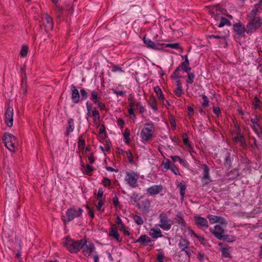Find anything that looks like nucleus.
I'll list each match as a JSON object with an SVG mask.
<instances>
[{"label":"nucleus","mask_w":262,"mask_h":262,"mask_svg":"<svg viewBox=\"0 0 262 262\" xmlns=\"http://www.w3.org/2000/svg\"><path fill=\"white\" fill-rule=\"evenodd\" d=\"M86 241L84 239L74 241L69 237H66L64 238L63 246L70 252L77 253L86 245Z\"/></svg>","instance_id":"obj_1"},{"label":"nucleus","mask_w":262,"mask_h":262,"mask_svg":"<svg viewBox=\"0 0 262 262\" xmlns=\"http://www.w3.org/2000/svg\"><path fill=\"white\" fill-rule=\"evenodd\" d=\"M83 212V210L81 208L78 209L75 207H71L68 209L66 211V216L62 215L61 219L65 224H67L76 217H79Z\"/></svg>","instance_id":"obj_2"},{"label":"nucleus","mask_w":262,"mask_h":262,"mask_svg":"<svg viewBox=\"0 0 262 262\" xmlns=\"http://www.w3.org/2000/svg\"><path fill=\"white\" fill-rule=\"evenodd\" d=\"M3 140L6 147L11 151H15L17 146V142L16 137L9 133H6Z\"/></svg>","instance_id":"obj_3"},{"label":"nucleus","mask_w":262,"mask_h":262,"mask_svg":"<svg viewBox=\"0 0 262 262\" xmlns=\"http://www.w3.org/2000/svg\"><path fill=\"white\" fill-rule=\"evenodd\" d=\"M125 174L124 180L128 185L132 188L137 187L138 186V180L139 178V173L134 171H126Z\"/></svg>","instance_id":"obj_4"},{"label":"nucleus","mask_w":262,"mask_h":262,"mask_svg":"<svg viewBox=\"0 0 262 262\" xmlns=\"http://www.w3.org/2000/svg\"><path fill=\"white\" fill-rule=\"evenodd\" d=\"M160 224L158 226L164 230H169L171 228L172 221L168 218L166 213L162 212L159 216Z\"/></svg>","instance_id":"obj_5"},{"label":"nucleus","mask_w":262,"mask_h":262,"mask_svg":"<svg viewBox=\"0 0 262 262\" xmlns=\"http://www.w3.org/2000/svg\"><path fill=\"white\" fill-rule=\"evenodd\" d=\"M154 126L152 124L146 123L145 127L142 129L141 138L144 141L150 140L153 136Z\"/></svg>","instance_id":"obj_6"},{"label":"nucleus","mask_w":262,"mask_h":262,"mask_svg":"<svg viewBox=\"0 0 262 262\" xmlns=\"http://www.w3.org/2000/svg\"><path fill=\"white\" fill-rule=\"evenodd\" d=\"M262 25V18L260 17H254L248 23L246 32L247 33L255 32Z\"/></svg>","instance_id":"obj_7"},{"label":"nucleus","mask_w":262,"mask_h":262,"mask_svg":"<svg viewBox=\"0 0 262 262\" xmlns=\"http://www.w3.org/2000/svg\"><path fill=\"white\" fill-rule=\"evenodd\" d=\"M178 245L181 251H184L188 257L191 256L192 251L190 250V242L187 239L184 238H181Z\"/></svg>","instance_id":"obj_8"},{"label":"nucleus","mask_w":262,"mask_h":262,"mask_svg":"<svg viewBox=\"0 0 262 262\" xmlns=\"http://www.w3.org/2000/svg\"><path fill=\"white\" fill-rule=\"evenodd\" d=\"M137 206L143 214H147L150 210L151 202L148 199L145 198L140 200Z\"/></svg>","instance_id":"obj_9"},{"label":"nucleus","mask_w":262,"mask_h":262,"mask_svg":"<svg viewBox=\"0 0 262 262\" xmlns=\"http://www.w3.org/2000/svg\"><path fill=\"white\" fill-rule=\"evenodd\" d=\"M209 231L217 239L219 240L222 237L223 234L225 233V229L219 225H216L213 227L209 228Z\"/></svg>","instance_id":"obj_10"},{"label":"nucleus","mask_w":262,"mask_h":262,"mask_svg":"<svg viewBox=\"0 0 262 262\" xmlns=\"http://www.w3.org/2000/svg\"><path fill=\"white\" fill-rule=\"evenodd\" d=\"M194 222L195 225L200 228L205 230L207 229L208 227V223L207 220L203 217L200 216H195L194 217Z\"/></svg>","instance_id":"obj_11"},{"label":"nucleus","mask_w":262,"mask_h":262,"mask_svg":"<svg viewBox=\"0 0 262 262\" xmlns=\"http://www.w3.org/2000/svg\"><path fill=\"white\" fill-rule=\"evenodd\" d=\"M5 123L9 127L13 125V109L12 107H9L5 113Z\"/></svg>","instance_id":"obj_12"},{"label":"nucleus","mask_w":262,"mask_h":262,"mask_svg":"<svg viewBox=\"0 0 262 262\" xmlns=\"http://www.w3.org/2000/svg\"><path fill=\"white\" fill-rule=\"evenodd\" d=\"M233 30L236 34L240 36H244L245 32H246L244 25L241 23H236L233 25Z\"/></svg>","instance_id":"obj_13"},{"label":"nucleus","mask_w":262,"mask_h":262,"mask_svg":"<svg viewBox=\"0 0 262 262\" xmlns=\"http://www.w3.org/2000/svg\"><path fill=\"white\" fill-rule=\"evenodd\" d=\"M152 241L150 237H149L147 235L144 234L141 235L136 241V243H139L143 246L149 245L150 246H152Z\"/></svg>","instance_id":"obj_14"},{"label":"nucleus","mask_w":262,"mask_h":262,"mask_svg":"<svg viewBox=\"0 0 262 262\" xmlns=\"http://www.w3.org/2000/svg\"><path fill=\"white\" fill-rule=\"evenodd\" d=\"M163 190V186L160 185H153L146 190L147 192L150 195H155L158 194Z\"/></svg>","instance_id":"obj_15"},{"label":"nucleus","mask_w":262,"mask_h":262,"mask_svg":"<svg viewBox=\"0 0 262 262\" xmlns=\"http://www.w3.org/2000/svg\"><path fill=\"white\" fill-rule=\"evenodd\" d=\"M109 236L113 237L118 242H121L122 241V238L118 233L117 227L115 224L112 225L110 228Z\"/></svg>","instance_id":"obj_16"},{"label":"nucleus","mask_w":262,"mask_h":262,"mask_svg":"<svg viewBox=\"0 0 262 262\" xmlns=\"http://www.w3.org/2000/svg\"><path fill=\"white\" fill-rule=\"evenodd\" d=\"M202 166H203V179L209 180V181H206L203 183L202 186H204L208 185L210 183V182L211 181V180H210L209 168L208 166L206 164H203Z\"/></svg>","instance_id":"obj_17"},{"label":"nucleus","mask_w":262,"mask_h":262,"mask_svg":"<svg viewBox=\"0 0 262 262\" xmlns=\"http://www.w3.org/2000/svg\"><path fill=\"white\" fill-rule=\"evenodd\" d=\"M174 220L182 229L186 227V223L184 219V215L181 212H178Z\"/></svg>","instance_id":"obj_18"},{"label":"nucleus","mask_w":262,"mask_h":262,"mask_svg":"<svg viewBox=\"0 0 262 262\" xmlns=\"http://www.w3.org/2000/svg\"><path fill=\"white\" fill-rule=\"evenodd\" d=\"M72 95L71 98L75 103H77L80 101V95L78 90L74 85H71Z\"/></svg>","instance_id":"obj_19"},{"label":"nucleus","mask_w":262,"mask_h":262,"mask_svg":"<svg viewBox=\"0 0 262 262\" xmlns=\"http://www.w3.org/2000/svg\"><path fill=\"white\" fill-rule=\"evenodd\" d=\"M178 67L180 68L181 70H183L186 73L191 71V69L189 66V62L187 55L185 56V60Z\"/></svg>","instance_id":"obj_20"},{"label":"nucleus","mask_w":262,"mask_h":262,"mask_svg":"<svg viewBox=\"0 0 262 262\" xmlns=\"http://www.w3.org/2000/svg\"><path fill=\"white\" fill-rule=\"evenodd\" d=\"M149 234L154 238H157L163 236L161 230L158 228H151L149 232Z\"/></svg>","instance_id":"obj_21"},{"label":"nucleus","mask_w":262,"mask_h":262,"mask_svg":"<svg viewBox=\"0 0 262 262\" xmlns=\"http://www.w3.org/2000/svg\"><path fill=\"white\" fill-rule=\"evenodd\" d=\"M148 103L154 111L156 112L158 110L156 99L154 95L150 96Z\"/></svg>","instance_id":"obj_22"},{"label":"nucleus","mask_w":262,"mask_h":262,"mask_svg":"<svg viewBox=\"0 0 262 262\" xmlns=\"http://www.w3.org/2000/svg\"><path fill=\"white\" fill-rule=\"evenodd\" d=\"M93 244H90L89 246L86 245L85 247L82 251L83 254L85 256H89L94 249Z\"/></svg>","instance_id":"obj_23"},{"label":"nucleus","mask_w":262,"mask_h":262,"mask_svg":"<svg viewBox=\"0 0 262 262\" xmlns=\"http://www.w3.org/2000/svg\"><path fill=\"white\" fill-rule=\"evenodd\" d=\"M183 137V141L184 145L186 146H188L189 147V150L190 152H195L193 150L192 147L191 146V145L189 143V140L188 137L186 133H184L182 135Z\"/></svg>","instance_id":"obj_24"},{"label":"nucleus","mask_w":262,"mask_h":262,"mask_svg":"<svg viewBox=\"0 0 262 262\" xmlns=\"http://www.w3.org/2000/svg\"><path fill=\"white\" fill-rule=\"evenodd\" d=\"M68 124L69 126L67 129V133L66 135L68 136L70 133L72 132L74 130V119L72 118H70L68 120Z\"/></svg>","instance_id":"obj_25"},{"label":"nucleus","mask_w":262,"mask_h":262,"mask_svg":"<svg viewBox=\"0 0 262 262\" xmlns=\"http://www.w3.org/2000/svg\"><path fill=\"white\" fill-rule=\"evenodd\" d=\"M227 176L229 177L230 179L234 180L239 177V174L238 170L236 168H234L229 171L228 173Z\"/></svg>","instance_id":"obj_26"},{"label":"nucleus","mask_w":262,"mask_h":262,"mask_svg":"<svg viewBox=\"0 0 262 262\" xmlns=\"http://www.w3.org/2000/svg\"><path fill=\"white\" fill-rule=\"evenodd\" d=\"M220 240L226 241L228 243H231L235 241V237L233 235L225 234V233H224Z\"/></svg>","instance_id":"obj_27"},{"label":"nucleus","mask_w":262,"mask_h":262,"mask_svg":"<svg viewBox=\"0 0 262 262\" xmlns=\"http://www.w3.org/2000/svg\"><path fill=\"white\" fill-rule=\"evenodd\" d=\"M154 91L160 101H163L164 99V95L163 94L162 91L159 86H157L155 87Z\"/></svg>","instance_id":"obj_28"},{"label":"nucleus","mask_w":262,"mask_h":262,"mask_svg":"<svg viewBox=\"0 0 262 262\" xmlns=\"http://www.w3.org/2000/svg\"><path fill=\"white\" fill-rule=\"evenodd\" d=\"M220 19H221V21H220L219 24L218 25L219 27H220V28L224 26L225 25H227L228 26H231V22L227 18L224 17H221Z\"/></svg>","instance_id":"obj_29"},{"label":"nucleus","mask_w":262,"mask_h":262,"mask_svg":"<svg viewBox=\"0 0 262 262\" xmlns=\"http://www.w3.org/2000/svg\"><path fill=\"white\" fill-rule=\"evenodd\" d=\"M45 18L47 23V26L50 29H53V22L52 18L48 14L45 15Z\"/></svg>","instance_id":"obj_30"},{"label":"nucleus","mask_w":262,"mask_h":262,"mask_svg":"<svg viewBox=\"0 0 262 262\" xmlns=\"http://www.w3.org/2000/svg\"><path fill=\"white\" fill-rule=\"evenodd\" d=\"M230 248L228 246L221 249L222 254L223 257L227 258L230 257Z\"/></svg>","instance_id":"obj_31"},{"label":"nucleus","mask_w":262,"mask_h":262,"mask_svg":"<svg viewBox=\"0 0 262 262\" xmlns=\"http://www.w3.org/2000/svg\"><path fill=\"white\" fill-rule=\"evenodd\" d=\"M251 127L258 136H259L260 135L262 134V128L259 123L253 125Z\"/></svg>","instance_id":"obj_32"},{"label":"nucleus","mask_w":262,"mask_h":262,"mask_svg":"<svg viewBox=\"0 0 262 262\" xmlns=\"http://www.w3.org/2000/svg\"><path fill=\"white\" fill-rule=\"evenodd\" d=\"M143 42L145 44H146V46L148 48H151L152 49V48L155 47V43L152 40L148 38H146L145 36L143 39Z\"/></svg>","instance_id":"obj_33"},{"label":"nucleus","mask_w":262,"mask_h":262,"mask_svg":"<svg viewBox=\"0 0 262 262\" xmlns=\"http://www.w3.org/2000/svg\"><path fill=\"white\" fill-rule=\"evenodd\" d=\"M187 74V79L186 80V82L188 84H192L193 82V79L195 77V75L194 73H191L190 71L186 73Z\"/></svg>","instance_id":"obj_34"},{"label":"nucleus","mask_w":262,"mask_h":262,"mask_svg":"<svg viewBox=\"0 0 262 262\" xmlns=\"http://www.w3.org/2000/svg\"><path fill=\"white\" fill-rule=\"evenodd\" d=\"M98 93L96 91H93L91 93V100L94 103H97L99 101L100 98L98 96Z\"/></svg>","instance_id":"obj_35"},{"label":"nucleus","mask_w":262,"mask_h":262,"mask_svg":"<svg viewBox=\"0 0 262 262\" xmlns=\"http://www.w3.org/2000/svg\"><path fill=\"white\" fill-rule=\"evenodd\" d=\"M207 219L209 220L210 223L213 224L217 223L219 216L209 214L207 216Z\"/></svg>","instance_id":"obj_36"},{"label":"nucleus","mask_w":262,"mask_h":262,"mask_svg":"<svg viewBox=\"0 0 262 262\" xmlns=\"http://www.w3.org/2000/svg\"><path fill=\"white\" fill-rule=\"evenodd\" d=\"M85 146V140L82 136H80L78 141V147L80 149H84Z\"/></svg>","instance_id":"obj_37"},{"label":"nucleus","mask_w":262,"mask_h":262,"mask_svg":"<svg viewBox=\"0 0 262 262\" xmlns=\"http://www.w3.org/2000/svg\"><path fill=\"white\" fill-rule=\"evenodd\" d=\"M181 71L180 68L177 67L175 71L173 72L171 78L174 79H178L181 77L180 75V71Z\"/></svg>","instance_id":"obj_38"},{"label":"nucleus","mask_w":262,"mask_h":262,"mask_svg":"<svg viewBox=\"0 0 262 262\" xmlns=\"http://www.w3.org/2000/svg\"><path fill=\"white\" fill-rule=\"evenodd\" d=\"M133 219L135 223L138 225H141L143 224V220L142 217L138 215L133 216Z\"/></svg>","instance_id":"obj_39"},{"label":"nucleus","mask_w":262,"mask_h":262,"mask_svg":"<svg viewBox=\"0 0 262 262\" xmlns=\"http://www.w3.org/2000/svg\"><path fill=\"white\" fill-rule=\"evenodd\" d=\"M165 48H170L174 49H181L182 48L180 47V45L179 43H167L165 44Z\"/></svg>","instance_id":"obj_40"},{"label":"nucleus","mask_w":262,"mask_h":262,"mask_svg":"<svg viewBox=\"0 0 262 262\" xmlns=\"http://www.w3.org/2000/svg\"><path fill=\"white\" fill-rule=\"evenodd\" d=\"M55 5V9L56 11L57 15L58 17H60L62 15L63 9L58 4V2L56 4H54Z\"/></svg>","instance_id":"obj_41"},{"label":"nucleus","mask_w":262,"mask_h":262,"mask_svg":"<svg viewBox=\"0 0 262 262\" xmlns=\"http://www.w3.org/2000/svg\"><path fill=\"white\" fill-rule=\"evenodd\" d=\"M135 109L137 110L140 114H142L145 111L144 107L141 105L140 102H137Z\"/></svg>","instance_id":"obj_42"},{"label":"nucleus","mask_w":262,"mask_h":262,"mask_svg":"<svg viewBox=\"0 0 262 262\" xmlns=\"http://www.w3.org/2000/svg\"><path fill=\"white\" fill-rule=\"evenodd\" d=\"M238 135L240 136V141L239 142H241V144L242 146L244 148H246L247 147V145H246V140H245L244 135L240 133L239 132H238Z\"/></svg>","instance_id":"obj_43"},{"label":"nucleus","mask_w":262,"mask_h":262,"mask_svg":"<svg viewBox=\"0 0 262 262\" xmlns=\"http://www.w3.org/2000/svg\"><path fill=\"white\" fill-rule=\"evenodd\" d=\"M28 48L27 46H23L21 48L20 54L22 57H25L27 55Z\"/></svg>","instance_id":"obj_44"},{"label":"nucleus","mask_w":262,"mask_h":262,"mask_svg":"<svg viewBox=\"0 0 262 262\" xmlns=\"http://www.w3.org/2000/svg\"><path fill=\"white\" fill-rule=\"evenodd\" d=\"M228 155L225 158V164L228 165V168H230L232 167L231 165V159L230 157V154L227 153Z\"/></svg>","instance_id":"obj_45"},{"label":"nucleus","mask_w":262,"mask_h":262,"mask_svg":"<svg viewBox=\"0 0 262 262\" xmlns=\"http://www.w3.org/2000/svg\"><path fill=\"white\" fill-rule=\"evenodd\" d=\"M162 166H163V171H166L168 169L170 168V161L167 159L166 162L163 163Z\"/></svg>","instance_id":"obj_46"},{"label":"nucleus","mask_w":262,"mask_h":262,"mask_svg":"<svg viewBox=\"0 0 262 262\" xmlns=\"http://www.w3.org/2000/svg\"><path fill=\"white\" fill-rule=\"evenodd\" d=\"M180 195L182 196V198H183L185 195L186 187V185L185 184H183L182 183H180Z\"/></svg>","instance_id":"obj_47"},{"label":"nucleus","mask_w":262,"mask_h":262,"mask_svg":"<svg viewBox=\"0 0 262 262\" xmlns=\"http://www.w3.org/2000/svg\"><path fill=\"white\" fill-rule=\"evenodd\" d=\"M164 48H165V43H155L154 48H152L154 50H162Z\"/></svg>","instance_id":"obj_48"},{"label":"nucleus","mask_w":262,"mask_h":262,"mask_svg":"<svg viewBox=\"0 0 262 262\" xmlns=\"http://www.w3.org/2000/svg\"><path fill=\"white\" fill-rule=\"evenodd\" d=\"M16 244H17L18 246V251H17V253L16 254V257L19 258V257H20V256L21 255V242H20V241L17 239V241H16Z\"/></svg>","instance_id":"obj_49"},{"label":"nucleus","mask_w":262,"mask_h":262,"mask_svg":"<svg viewBox=\"0 0 262 262\" xmlns=\"http://www.w3.org/2000/svg\"><path fill=\"white\" fill-rule=\"evenodd\" d=\"M170 169L176 174V175H180V172L179 171L178 168L177 167L174 165L172 164L171 165Z\"/></svg>","instance_id":"obj_50"},{"label":"nucleus","mask_w":262,"mask_h":262,"mask_svg":"<svg viewBox=\"0 0 262 262\" xmlns=\"http://www.w3.org/2000/svg\"><path fill=\"white\" fill-rule=\"evenodd\" d=\"M260 100L256 96L254 97L253 105L255 109H258L259 108L260 106L259 105V103H260Z\"/></svg>","instance_id":"obj_51"},{"label":"nucleus","mask_w":262,"mask_h":262,"mask_svg":"<svg viewBox=\"0 0 262 262\" xmlns=\"http://www.w3.org/2000/svg\"><path fill=\"white\" fill-rule=\"evenodd\" d=\"M174 93L177 97H180L183 94L182 88H177V89L174 90Z\"/></svg>","instance_id":"obj_52"},{"label":"nucleus","mask_w":262,"mask_h":262,"mask_svg":"<svg viewBox=\"0 0 262 262\" xmlns=\"http://www.w3.org/2000/svg\"><path fill=\"white\" fill-rule=\"evenodd\" d=\"M126 156L128 159L129 163H132L134 161L133 156L132 152L130 150H127L126 152Z\"/></svg>","instance_id":"obj_53"},{"label":"nucleus","mask_w":262,"mask_h":262,"mask_svg":"<svg viewBox=\"0 0 262 262\" xmlns=\"http://www.w3.org/2000/svg\"><path fill=\"white\" fill-rule=\"evenodd\" d=\"M102 183L105 187H109L111 184V180L107 178H104L102 180Z\"/></svg>","instance_id":"obj_54"},{"label":"nucleus","mask_w":262,"mask_h":262,"mask_svg":"<svg viewBox=\"0 0 262 262\" xmlns=\"http://www.w3.org/2000/svg\"><path fill=\"white\" fill-rule=\"evenodd\" d=\"M80 93L81 95V100H85L87 99L88 97V93L84 89H81L80 90Z\"/></svg>","instance_id":"obj_55"},{"label":"nucleus","mask_w":262,"mask_h":262,"mask_svg":"<svg viewBox=\"0 0 262 262\" xmlns=\"http://www.w3.org/2000/svg\"><path fill=\"white\" fill-rule=\"evenodd\" d=\"M111 145H112V143H111V141L109 139L106 140L105 144L104 145L105 150L107 151H110V149H111Z\"/></svg>","instance_id":"obj_56"},{"label":"nucleus","mask_w":262,"mask_h":262,"mask_svg":"<svg viewBox=\"0 0 262 262\" xmlns=\"http://www.w3.org/2000/svg\"><path fill=\"white\" fill-rule=\"evenodd\" d=\"M92 116L96 119H99L100 118L99 113L96 108H94L92 111Z\"/></svg>","instance_id":"obj_57"},{"label":"nucleus","mask_w":262,"mask_h":262,"mask_svg":"<svg viewBox=\"0 0 262 262\" xmlns=\"http://www.w3.org/2000/svg\"><path fill=\"white\" fill-rule=\"evenodd\" d=\"M196 238L199 241L201 244L204 246H206L207 244L206 239L204 237L198 235Z\"/></svg>","instance_id":"obj_58"},{"label":"nucleus","mask_w":262,"mask_h":262,"mask_svg":"<svg viewBox=\"0 0 262 262\" xmlns=\"http://www.w3.org/2000/svg\"><path fill=\"white\" fill-rule=\"evenodd\" d=\"M202 98L203 99V102L202 103V105L204 106H208L209 100H208L207 97L206 95H202Z\"/></svg>","instance_id":"obj_59"},{"label":"nucleus","mask_w":262,"mask_h":262,"mask_svg":"<svg viewBox=\"0 0 262 262\" xmlns=\"http://www.w3.org/2000/svg\"><path fill=\"white\" fill-rule=\"evenodd\" d=\"M21 81H22L21 88L23 90V93L25 94H26V93L27 92V88H26V83H27L26 80V79L24 80V79H23Z\"/></svg>","instance_id":"obj_60"},{"label":"nucleus","mask_w":262,"mask_h":262,"mask_svg":"<svg viewBox=\"0 0 262 262\" xmlns=\"http://www.w3.org/2000/svg\"><path fill=\"white\" fill-rule=\"evenodd\" d=\"M258 12V10H257L256 9H255V8H253L251 11V12H250V13L249 14V15L248 16L249 17H253V18H254V17H257L256 16L257 15V13Z\"/></svg>","instance_id":"obj_61"},{"label":"nucleus","mask_w":262,"mask_h":262,"mask_svg":"<svg viewBox=\"0 0 262 262\" xmlns=\"http://www.w3.org/2000/svg\"><path fill=\"white\" fill-rule=\"evenodd\" d=\"M113 203L115 207H118L119 206V200L117 195H115L113 199Z\"/></svg>","instance_id":"obj_62"},{"label":"nucleus","mask_w":262,"mask_h":262,"mask_svg":"<svg viewBox=\"0 0 262 262\" xmlns=\"http://www.w3.org/2000/svg\"><path fill=\"white\" fill-rule=\"evenodd\" d=\"M217 223H219L220 224L224 225H226L227 224V222H226L225 219L224 217L220 216H219Z\"/></svg>","instance_id":"obj_63"},{"label":"nucleus","mask_w":262,"mask_h":262,"mask_svg":"<svg viewBox=\"0 0 262 262\" xmlns=\"http://www.w3.org/2000/svg\"><path fill=\"white\" fill-rule=\"evenodd\" d=\"M99 133L101 135L104 134H106L105 127L103 124L99 125Z\"/></svg>","instance_id":"obj_64"}]
</instances>
